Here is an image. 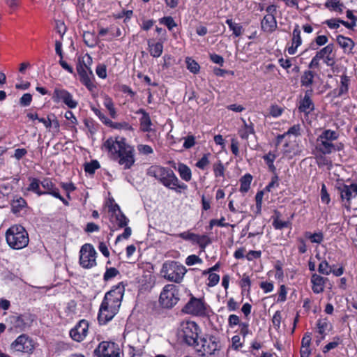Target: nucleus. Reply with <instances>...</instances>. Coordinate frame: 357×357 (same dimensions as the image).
<instances>
[{
    "label": "nucleus",
    "mask_w": 357,
    "mask_h": 357,
    "mask_svg": "<svg viewBox=\"0 0 357 357\" xmlns=\"http://www.w3.org/2000/svg\"><path fill=\"white\" fill-rule=\"evenodd\" d=\"M147 175L154 177L169 189L177 191L187 188V185L178 180L171 169L152 165L147 169Z\"/></svg>",
    "instance_id": "7ed1b4c3"
},
{
    "label": "nucleus",
    "mask_w": 357,
    "mask_h": 357,
    "mask_svg": "<svg viewBox=\"0 0 357 357\" xmlns=\"http://www.w3.org/2000/svg\"><path fill=\"white\" fill-rule=\"evenodd\" d=\"M178 289L172 284H166L160 293L159 302L165 308H172L178 301Z\"/></svg>",
    "instance_id": "1a4fd4ad"
},
{
    "label": "nucleus",
    "mask_w": 357,
    "mask_h": 357,
    "mask_svg": "<svg viewBox=\"0 0 357 357\" xmlns=\"http://www.w3.org/2000/svg\"><path fill=\"white\" fill-rule=\"evenodd\" d=\"M11 348L16 351L31 353L34 345L31 338L26 335L22 334L11 344Z\"/></svg>",
    "instance_id": "2eb2a0df"
},
{
    "label": "nucleus",
    "mask_w": 357,
    "mask_h": 357,
    "mask_svg": "<svg viewBox=\"0 0 357 357\" xmlns=\"http://www.w3.org/2000/svg\"><path fill=\"white\" fill-rule=\"evenodd\" d=\"M32 100V96L30 93H24L20 99V104L23 107L30 105Z\"/></svg>",
    "instance_id": "69168bd1"
},
{
    "label": "nucleus",
    "mask_w": 357,
    "mask_h": 357,
    "mask_svg": "<svg viewBox=\"0 0 357 357\" xmlns=\"http://www.w3.org/2000/svg\"><path fill=\"white\" fill-rule=\"evenodd\" d=\"M79 264L84 268H91L96 265V251L92 245H83L79 251Z\"/></svg>",
    "instance_id": "9d476101"
},
{
    "label": "nucleus",
    "mask_w": 357,
    "mask_h": 357,
    "mask_svg": "<svg viewBox=\"0 0 357 357\" xmlns=\"http://www.w3.org/2000/svg\"><path fill=\"white\" fill-rule=\"evenodd\" d=\"M89 330V323L87 321L82 319L70 331L71 338L77 342L82 341L87 335Z\"/></svg>",
    "instance_id": "dca6fc26"
},
{
    "label": "nucleus",
    "mask_w": 357,
    "mask_h": 357,
    "mask_svg": "<svg viewBox=\"0 0 357 357\" xmlns=\"http://www.w3.org/2000/svg\"><path fill=\"white\" fill-rule=\"evenodd\" d=\"M186 272L185 267L175 261H165L161 269V273L164 278L175 283L181 282Z\"/></svg>",
    "instance_id": "0eeeda50"
},
{
    "label": "nucleus",
    "mask_w": 357,
    "mask_h": 357,
    "mask_svg": "<svg viewBox=\"0 0 357 357\" xmlns=\"http://www.w3.org/2000/svg\"><path fill=\"white\" fill-rule=\"evenodd\" d=\"M328 41L327 36L320 35L315 38L314 40L310 44V48L313 50H318L319 47L326 45Z\"/></svg>",
    "instance_id": "f704fd0d"
},
{
    "label": "nucleus",
    "mask_w": 357,
    "mask_h": 357,
    "mask_svg": "<svg viewBox=\"0 0 357 357\" xmlns=\"http://www.w3.org/2000/svg\"><path fill=\"white\" fill-rule=\"evenodd\" d=\"M225 218L222 217L220 220L213 219L211 220L209 223L210 229H212L213 226L217 225L218 227H228L229 225V223L225 222Z\"/></svg>",
    "instance_id": "680f3d73"
},
{
    "label": "nucleus",
    "mask_w": 357,
    "mask_h": 357,
    "mask_svg": "<svg viewBox=\"0 0 357 357\" xmlns=\"http://www.w3.org/2000/svg\"><path fill=\"white\" fill-rule=\"evenodd\" d=\"M336 41L345 54H349L355 45L354 42L349 38L338 35Z\"/></svg>",
    "instance_id": "393cba45"
},
{
    "label": "nucleus",
    "mask_w": 357,
    "mask_h": 357,
    "mask_svg": "<svg viewBox=\"0 0 357 357\" xmlns=\"http://www.w3.org/2000/svg\"><path fill=\"white\" fill-rule=\"evenodd\" d=\"M209 155L210 153L204 154L203 157L197 162L196 167L201 169H204L210 162L208 160Z\"/></svg>",
    "instance_id": "6e6d98bb"
},
{
    "label": "nucleus",
    "mask_w": 357,
    "mask_h": 357,
    "mask_svg": "<svg viewBox=\"0 0 357 357\" xmlns=\"http://www.w3.org/2000/svg\"><path fill=\"white\" fill-rule=\"evenodd\" d=\"M252 180V176L250 174H247L244 175L243 177H241V178L240 179V191L241 192L245 193L249 190Z\"/></svg>",
    "instance_id": "c9c22d12"
},
{
    "label": "nucleus",
    "mask_w": 357,
    "mask_h": 357,
    "mask_svg": "<svg viewBox=\"0 0 357 357\" xmlns=\"http://www.w3.org/2000/svg\"><path fill=\"white\" fill-rule=\"evenodd\" d=\"M26 206V202L24 199L22 197H17L15 199H13L11 204L12 211L13 213L16 214L21 211V210L25 208Z\"/></svg>",
    "instance_id": "473e14b6"
},
{
    "label": "nucleus",
    "mask_w": 357,
    "mask_h": 357,
    "mask_svg": "<svg viewBox=\"0 0 357 357\" xmlns=\"http://www.w3.org/2000/svg\"><path fill=\"white\" fill-rule=\"evenodd\" d=\"M10 322L14 325V326L17 328H20L22 330L25 326V323L23 319L19 315H13L10 317Z\"/></svg>",
    "instance_id": "49530a36"
},
{
    "label": "nucleus",
    "mask_w": 357,
    "mask_h": 357,
    "mask_svg": "<svg viewBox=\"0 0 357 357\" xmlns=\"http://www.w3.org/2000/svg\"><path fill=\"white\" fill-rule=\"evenodd\" d=\"M281 320H282L281 312L276 311L273 317V319H272L273 324L276 329L280 328Z\"/></svg>",
    "instance_id": "774afa93"
},
{
    "label": "nucleus",
    "mask_w": 357,
    "mask_h": 357,
    "mask_svg": "<svg viewBox=\"0 0 357 357\" xmlns=\"http://www.w3.org/2000/svg\"><path fill=\"white\" fill-rule=\"evenodd\" d=\"M98 357H120V349L116 344L112 342H102L96 349Z\"/></svg>",
    "instance_id": "ddd939ff"
},
{
    "label": "nucleus",
    "mask_w": 357,
    "mask_h": 357,
    "mask_svg": "<svg viewBox=\"0 0 357 357\" xmlns=\"http://www.w3.org/2000/svg\"><path fill=\"white\" fill-rule=\"evenodd\" d=\"M289 225V222L282 221L280 220L278 218H276L273 220V226L276 229H282L285 227H288Z\"/></svg>",
    "instance_id": "4d7b16f0"
},
{
    "label": "nucleus",
    "mask_w": 357,
    "mask_h": 357,
    "mask_svg": "<svg viewBox=\"0 0 357 357\" xmlns=\"http://www.w3.org/2000/svg\"><path fill=\"white\" fill-rule=\"evenodd\" d=\"M314 109V103L310 98L309 91H307L305 93L304 98L300 101L298 110L300 112L308 114L312 112Z\"/></svg>",
    "instance_id": "412c9836"
},
{
    "label": "nucleus",
    "mask_w": 357,
    "mask_h": 357,
    "mask_svg": "<svg viewBox=\"0 0 357 357\" xmlns=\"http://www.w3.org/2000/svg\"><path fill=\"white\" fill-rule=\"evenodd\" d=\"M89 62L87 63H79L77 66V71L80 77V82L91 91H93L96 85L93 84L91 78L93 77V72L89 67L91 63V58L88 56Z\"/></svg>",
    "instance_id": "9b49d317"
},
{
    "label": "nucleus",
    "mask_w": 357,
    "mask_h": 357,
    "mask_svg": "<svg viewBox=\"0 0 357 357\" xmlns=\"http://www.w3.org/2000/svg\"><path fill=\"white\" fill-rule=\"evenodd\" d=\"M178 335L188 345L195 348L199 342V327L194 321L182 322L178 331Z\"/></svg>",
    "instance_id": "6e6552de"
},
{
    "label": "nucleus",
    "mask_w": 357,
    "mask_h": 357,
    "mask_svg": "<svg viewBox=\"0 0 357 357\" xmlns=\"http://www.w3.org/2000/svg\"><path fill=\"white\" fill-rule=\"evenodd\" d=\"M137 150L140 153L149 155L153 153V150L151 146L146 144H139L137 146Z\"/></svg>",
    "instance_id": "e2e57ef3"
},
{
    "label": "nucleus",
    "mask_w": 357,
    "mask_h": 357,
    "mask_svg": "<svg viewBox=\"0 0 357 357\" xmlns=\"http://www.w3.org/2000/svg\"><path fill=\"white\" fill-rule=\"evenodd\" d=\"M83 38L85 44L89 47H93L96 44V40L93 39V35L92 33L87 31L83 34Z\"/></svg>",
    "instance_id": "3c124183"
},
{
    "label": "nucleus",
    "mask_w": 357,
    "mask_h": 357,
    "mask_svg": "<svg viewBox=\"0 0 357 357\" xmlns=\"http://www.w3.org/2000/svg\"><path fill=\"white\" fill-rule=\"evenodd\" d=\"M213 172L215 177L224 176L225 167L220 160L213 165Z\"/></svg>",
    "instance_id": "5fc2aeb1"
},
{
    "label": "nucleus",
    "mask_w": 357,
    "mask_h": 357,
    "mask_svg": "<svg viewBox=\"0 0 357 357\" xmlns=\"http://www.w3.org/2000/svg\"><path fill=\"white\" fill-rule=\"evenodd\" d=\"M276 158L277 155L272 152H269L263 156V159L266 162V164L268 165L269 170L272 172H274L276 169L273 164Z\"/></svg>",
    "instance_id": "4c0bfd02"
},
{
    "label": "nucleus",
    "mask_w": 357,
    "mask_h": 357,
    "mask_svg": "<svg viewBox=\"0 0 357 357\" xmlns=\"http://www.w3.org/2000/svg\"><path fill=\"white\" fill-rule=\"evenodd\" d=\"M301 31L298 24H295L292 32L291 45L288 48V53L290 55L296 54L298 47L302 44Z\"/></svg>",
    "instance_id": "a211bd4d"
},
{
    "label": "nucleus",
    "mask_w": 357,
    "mask_h": 357,
    "mask_svg": "<svg viewBox=\"0 0 357 357\" xmlns=\"http://www.w3.org/2000/svg\"><path fill=\"white\" fill-rule=\"evenodd\" d=\"M342 202H346L348 204L350 200L357 196V184L351 183L350 185L342 184L337 188Z\"/></svg>",
    "instance_id": "f3484780"
},
{
    "label": "nucleus",
    "mask_w": 357,
    "mask_h": 357,
    "mask_svg": "<svg viewBox=\"0 0 357 357\" xmlns=\"http://www.w3.org/2000/svg\"><path fill=\"white\" fill-rule=\"evenodd\" d=\"M194 349L201 356L219 357L222 345L218 337L207 335L200 339Z\"/></svg>",
    "instance_id": "423d86ee"
},
{
    "label": "nucleus",
    "mask_w": 357,
    "mask_h": 357,
    "mask_svg": "<svg viewBox=\"0 0 357 357\" xmlns=\"http://www.w3.org/2000/svg\"><path fill=\"white\" fill-rule=\"evenodd\" d=\"M226 24L236 37H238L242 34L243 28L240 24L234 22L231 19H227Z\"/></svg>",
    "instance_id": "e433bc0d"
},
{
    "label": "nucleus",
    "mask_w": 357,
    "mask_h": 357,
    "mask_svg": "<svg viewBox=\"0 0 357 357\" xmlns=\"http://www.w3.org/2000/svg\"><path fill=\"white\" fill-rule=\"evenodd\" d=\"M240 286L242 289V292L247 291L248 293L250 291L251 281L248 274L244 273L242 275V278L240 281Z\"/></svg>",
    "instance_id": "c03bdc74"
},
{
    "label": "nucleus",
    "mask_w": 357,
    "mask_h": 357,
    "mask_svg": "<svg viewBox=\"0 0 357 357\" xmlns=\"http://www.w3.org/2000/svg\"><path fill=\"white\" fill-rule=\"evenodd\" d=\"M117 210L114 208L113 213L111 217V221L116 223L119 227L123 228L127 226L129 220L126 216L121 212L118 205H116Z\"/></svg>",
    "instance_id": "aec40b11"
},
{
    "label": "nucleus",
    "mask_w": 357,
    "mask_h": 357,
    "mask_svg": "<svg viewBox=\"0 0 357 357\" xmlns=\"http://www.w3.org/2000/svg\"><path fill=\"white\" fill-rule=\"evenodd\" d=\"M149 51L150 54L153 57H159L163 51V45L160 42L152 43L151 41L148 42Z\"/></svg>",
    "instance_id": "cd10ccee"
},
{
    "label": "nucleus",
    "mask_w": 357,
    "mask_h": 357,
    "mask_svg": "<svg viewBox=\"0 0 357 357\" xmlns=\"http://www.w3.org/2000/svg\"><path fill=\"white\" fill-rule=\"evenodd\" d=\"M177 170L181 178L185 181H190L192 178V172L189 167L183 163H179Z\"/></svg>",
    "instance_id": "c756f323"
},
{
    "label": "nucleus",
    "mask_w": 357,
    "mask_h": 357,
    "mask_svg": "<svg viewBox=\"0 0 357 357\" xmlns=\"http://www.w3.org/2000/svg\"><path fill=\"white\" fill-rule=\"evenodd\" d=\"M119 274V271L116 268H107L104 274V280H109Z\"/></svg>",
    "instance_id": "13d9d810"
},
{
    "label": "nucleus",
    "mask_w": 357,
    "mask_h": 357,
    "mask_svg": "<svg viewBox=\"0 0 357 357\" xmlns=\"http://www.w3.org/2000/svg\"><path fill=\"white\" fill-rule=\"evenodd\" d=\"M103 105L108 110L110 116L112 119H115L117 116L116 111L114 107L112 99L107 95L104 96Z\"/></svg>",
    "instance_id": "2f4dec72"
},
{
    "label": "nucleus",
    "mask_w": 357,
    "mask_h": 357,
    "mask_svg": "<svg viewBox=\"0 0 357 357\" xmlns=\"http://www.w3.org/2000/svg\"><path fill=\"white\" fill-rule=\"evenodd\" d=\"M124 292V285L119 283L105 294L98 314V320L100 324H106L118 313Z\"/></svg>",
    "instance_id": "f03ea898"
},
{
    "label": "nucleus",
    "mask_w": 357,
    "mask_h": 357,
    "mask_svg": "<svg viewBox=\"0 0 357 357\" xmlns=\"http://www.w3.org/2000/svg\"><path fill=\"white\" fill-rule=\"evenodd\" d=\"M136 114H142V117L139 119L140 122V129L143 132H149L151 130V125L152 122L150 118L149 114L144 109H139Z\"/></svg>",
    "instance_id": "b1692460"
},
{
    "label": "nucleus",
    "mask_w": 357,
    "mask_h": 357,
    "mask_svg": "<svg viewBox=\"0 0 357 357\" xmlns=\"http://www.w3.org/2000/svg\"><path fill=\"white\" fill-rule=\"evenodd\" d=\"M318 271L321 274L328 275L332 272V267L324 260L319 264Z\"/></svg>",
    "instance_id": "09e8293b"
},
{
    "label": "nucleus",
    "mask_w": 357,
    "mask_h": 357,
    "mask_svg": "<svg viewBox=\"0 0 357 357\" xmlns=\"http://www.w3.org/2000/svg\"><path fill=\"white\" fill-rule=\"evenodd\" d=\"M334 50V45L331 43L321 49L319 51H317L316 55L320 59H324L329 54H332Z\"/></svg>",
    "instance_id": "ea45409f"
},
{
    "label": "nucleus",
    "mask_w": 357,
    "mask_h": 357,
    "mask_svg": "<svg viewBox=\"0 0 357 357\" xmlns=\"http://www.w3.org/2000/svg\"><path fill=\"white\" fill-rule=\"evenodd\" d=\"M100 165L97 160H92L90 162L85 164L84 170L86 173L93 174L96 169L100 168Z\"/></svg>",
    "instance_id": "8fccbe9b"
},
{
    "label": "nucleus",
    "mask_w": 357,
    "mask_h": 357,
    "mask_svg": "<svg viewBox=\"0 0 357 357\" xmlns=\"http://www.w3.org/2000/svg\"><path fill=\"white\" fill-rule=\"evenodd\" d=\"M327 280L325 278L317 273H314L311 278V282L312 284V289L315 294H320L324 290V285Z\"/></svg>",
    "instance_id": "4be33fe9"
},
{
    "label": "nucleus",
    "mask_w": 357,
    "mask_h": 357,
    "mask_svg": "<svg viewBox=\"0 0 357 357\" xmlns=\"http://www.w3.org/2000/svg\"><path fill=\"white\" fill-rule=\"evenodd\" d=\"M6 240L8 245L15 250L26 247L29 241L28 232L20 225H14L7 229Z\"/></svg>",
    "instance_id": "39448f33"
},
{
    "label": "nucleus",
    "mask_w": 357,
    "mask_h": 357,
    "mask_svg": "<svg viewBox=\"0 0 357 357\" xmlns=\"http://www.w3.org/2000/svg\"><path fill=\"white\" fill-rule=\"evenodd\" d=\"M349 78L345 75L341 76L340 86L337 90L334 91L336 96L340 97L347 93L349 90Z\"/></svg>",
    "instance_id": "bb28decb"
},
{
    "label": "nucleus",
    "mask_w": 357,
    "mask_h": 357,
    "mask_svg": "<svg viewBox=\"0 0 357 357\" xmlns=\"http://www.w3.org/2000/svg\"><path fill=\"white\" fill-rule=\"evenodd\" d=\"M321 199L322 202L326 204H328L331 201L329 194L326 190V186L324 183L322 184L321 189Z\"/></svg>",
    "instance_id": "052dcab7"
},
{
    "label": "nucleus",
    "mask_w": 357,
    "mask_h": 357,
    "mask_svg": "<svg viewBox=\"0 0 357 357\" xmlns=\"http://www.w3.org/2000/svg\"><path fill=\"white\" fill-rule=\"evenodd\" d=\"M107 126L116 130H132V127L126 121L113 122L110 120Z\"/></svg>",
    "instance_id": "58836bf2"
},
{
    "label": "nucleus",
    "mask_w": 357,
    "mask_h": 357,
    "mask_svg": "<svg viewBox=\"0 0 357 357\" xmlns=\"http://www.w3.org/2000/svg\"><path fill=\"white\" fill-rule=\"evenodd\" d=\"M52 98L54 102H62L70 109L77 107L78 104L77 102L73 99V96L70 92L61 88L54 89Z\"/></svg>",
    "instance_id": "f8f14e48"
},
{
    "label": "nucleus",
    "mask_w": 357,
    "mask_h": 357,
    "mask_svg": "<svg viewBox=\"0 0 357 357\" xmlns=\"http://www.w3.org/2000/svg\"><path fill=\"white\" fill-rule=\"evenodd\" d=\"M292 134L294 135H300V126L299 125H294L292 127H291L287 132H285L283 135H278L276 138V146H278L280 144L282 143L283 139L288 135Z\"/></svg>",
    "instance_id": "72a5a7b5"
},
{
    "label": "nucleus",
    "mask_w": 357,
    "mask_h": 357,
    "mask_svg": "<svg viewBox=\"0 0 357 357\" xmlns=\"http://www.w3.org/2000/svg\"><path fill=\"white\" fill-rule=\"evenodd\" d=\"M243 126L238 130V135L243 139H248L250 135L255 134L254 125L252 122L249 124L243 119Z\"/></svg>",
    "instance_id": "a878e982"
},
{
    "label": "nucleus",
    "mask_w": 357,
    "mask_h": 357,
    "mask_svg": "<svg viewBox=\"0 0 357 357\" xmlns=\"http://www.w3.org/2000/svg\"><path fill=\"white\" fill-rule=\"evenodd\" d=\"M160 22L165 24L169 30H172L174 27L176 26V24L171 16L164 17L160 19Z\"/></svg>",
    "instance_id": "864d4df0"
},
{
    "label": "nucleus",
    "mask_w": 357,
    "mask_h": 357,
    "mask_svg": "<svg viewBox=\"0 0 357 357\" xmlns=\"http://www.w3.org/2000/svg\"><path fill=\"white\" fill-rule=\"evenodd\" d=\"M305 238H308L312 243H321L324 240V234L322 232L312 234L310 231L305 233Z\"/></svg>",
    "instance_id": "a19ab883"
},
{
    "label": "nucleus",
    "mask_w": 357,
    "mask_h": 357,
    "mask_svg": "<svg viewBox=\"0 0 357 357\" xmlns=\"http://www.w3.org/2000/svg\"><path fill=\"white\" fill-rule=\"evenodd\" d=\"M195 243L198 244L201 248L204 249L207 245L211 243V241L207 235L200 236L196 234Z\"/></svg>",
    "instance_id": "37998d69"
},
{
    "label": "nucleus",
    "mask_w": 357,
    "mask_h": 357,
    "mask_svg": "<svg viewBox=\"0 0 357 357\" xmlns=\"http://www.w3.org/2000/svg\"><path fill=\"white\" fill-rule=\"evenodd\" d=\"M339 135L335 130H325L317 139L316 149L322 155H329L335 151H342L344 144L341 142L333 143L337 139Z\"/></svg>",
    "instance_id": "20e7f679"
},
{
    "label": "nucleus",
    "mask_w": 357,
    "mask_h": 357,
    "mask_svg": "<svg viewBox=\"0 0 357 357\" xmlns=\"http://www.w3.org/2000/svg\"><path fill=\"white\" fill-rule=\"evenodd\" d=\"M342 340L339 336H335L333 337V341L327 344L324 348H323V352L327 353L330 350L336 348L340 344H341Z\"/></svg>",
    "instance_id": "a18cd8bd"
},
{
    "label": "nucleus",
    "mask_w": 357,
    "mask_h": 357,
    "mask_svg": "<svg viewBox=\"0 0 357 357\" xmlns=\"http://www.w3.org/2000/svg\"><path fill=\"white\" fill-rule=\"evenodd\" d=\"M183 310L187 314L203 316L206 314V306L203 300L192 297Z\"/></svg>",
    "instance_id": "4468645a"
},
{
    "label": "nucleus",
    "mask_w": 357,
    "mask_h": 357,
    "mask_svg": "<svg viewBox=\"0 0 357 357\" xmlns=\"http://www.w3.org/2000/svg\"><path fill=\"white\" fill-rule=\"evenodd\" d=\"M261 27L264 32L273 33L275 31L278 27L275 16L265 15L261 22Z\"/></svg>",
    "instance_id": "6ab92c4d"
},
{
    "label": "nucleus",
    "mask_w": 357,
    "mask_h": 357,
    "mask_svg": "<svg viewBox=\"0 0 357 357\" xmlns=\"http://www.w3.org/2000/svg\"><path fill=\"white\" fill-rule=\"evenodd\" d=\"M41 186L44 189V190H42L44 195H51L53 197H59V190L52 181L51 178H44L41 181Z\"/></svg>",
    "instance_id": "5701e85b"
},
{
    "label": "nucleus",
    "mask_w": 357,
    "mask_h": 357,
    "mask_svg": "<svg viewBox=\"0 0 357 357\" xmlns=\"http://www.w3.org/2000/svg\"><path fill=\"white\" fill-rule=\"evenodd\" d=\"M185 63L187 66L188 70H189L192 73L197 74L199 72L200 66L197 61L192 59L190 57H187L185 59Z\"/></svg>",
    "instance_id": "79ce46f5"
},
{
    "label": "nucleus",
    "mask_w": 357,
    "mask_h": 357,
    "mask_svg": "<svg viewBox=\"0 0 357 357\" xmlns=\"http://www.w3.org/2000/svg\"><path fill=\"white\" fill-rule=\"evenodd\" d=\"M283 153L284 155L293 153L296 154V142L294 141L286 142L284 144Z\"/></svg>",
    "instance_id": "de8ad7c7"
},
{
    "label": "nucleus",
    "mask_w": 357,
    "mask_h": 357,
    "mask_svg": "<svg viewBox=\"0 0 357 357\" xmlns=\"http://www.w3.org/2000/svg\"><path fill=\"white\" fill-rule=\"evenodd\" d=\"M202 259L195 255H190L185 259V264L188 266H192L195 264L202 263Z\"/></svg>",
    "instance_id": "0e129e2a"
},
{
    "label": "nucleus",
    "mask_w": 357,
    "mask_h": 357,
    "mask_svg": "<svg viewBox=\"0 0 357 357\" xmlns=\"http://www.w3.org/2000/svg\"><path fill=\"white\" fill-rule=\"evenodd\" d=\"M30 183L27 188L28 191L33 192L36 193L38 196L44 195V192H42V190L40 189V185H41V181L36 178L30 177L29 178Z\"/></svg>",
    "instance_id": "c85d7f7f"
},
{
    "label": "nucleus",
    "mask_w": 357,
    "mask_h": 357,
    "mask_svg": "<svg viewBox=\"0 0 357 357\" xmlns=\"http://www.w3.org/2000/svg\"><path fill=\"white\" fill-rule=\"evenodd\" d=\"M91 109L105 125L108 126L110 121L109 119H108L99 109L95 107H91Z\"/></svg>",
    "instance_id": "603ef678"
},
{
    "label": "nucleus",
    "mask_w": 357,
    "mask_h": 357,
    "mask_svg": "<svg viewBox=\"0 0 357 357\" xmlns=\"http://www.w3.org/2000/svg\"><path fill=\"white\" fill-rule=\"evenodd\" d=\"M208 280L207 285L208 287H214L219 282L220 276L216 273H211L208 275Z\"/></svg>",
    "instance_id": "bf43d9fd"
},
{
    "label": "nucleus",
    "mask_w": 357,
    "mask_h": 357,
    "mask_svg": "<svg viewBox=\"0 0 357 357\" xmlns=\"http://www.w3.org/2000/svg\"><path fill=\"white\" fill-rule=\"evenodd\" d=\"M314 75V73L312 70L304 71L301 77V85L305 87H310L313 84Z\"/></svg>",
    "instance_id": "7c9ffc66"
},
{
    "label": "nucleus",
    "mask_w": 357,
    "mask_h": 357,
    "mask_svg": "<svg viewBox=\"0 0 357 357\" xmlns=\"http://www.w3.org/2000/svg\"><path fill=\"white\" fill-rule=\"evenodd\" d=\"M183 147L186 149L192 148L195 144V138L193 135L184 137Z\"/></svg>",
    "instance_id": "338daca9"
},
{
    "label": "nucleus",
    "mask_w": 357,
    "mask_h": 357,
    "mask_svg": "<svg viewBox=\"0 0 357 357\" xmlns=\"http://www.w3.org/2000/svg\"><path fill=\"white\" fill-rule=\"evenodd\" d=\"M102 148L112 160L117 161L125 169L131 168L135 162V149L126 143L124 137H109L103 143Z\"/></svg>",
    "instance_id": "f257e3e1"
}]
</instances>
